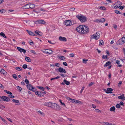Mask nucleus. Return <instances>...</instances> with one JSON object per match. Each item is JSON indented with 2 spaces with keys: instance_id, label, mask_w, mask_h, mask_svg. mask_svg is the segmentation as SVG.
I'll use <instances>...</instances> for the list:
<instances>
[{
  "instance_id": "obj_13",
  "label": "nucleus",
  "mask_w": 125,
  "mask_h": 125,
  "mask_svg": "<svg viewBox=\"0 0 125 125\" xmlns=\"http://www.w3.org/2000/svg\"><path fill=\"white\" fill-rule=\"evenodd\" d=\"M52 102H49V103H44L43 104V105L44 106H47L51 107V106L52 105Z\"/></svg>"
},
{
  "instance_id": "obj_41",
  "label": "nucleus",
  "mask_w": 125,
  "mask_h": 125,
  "mask_svg": "<svg viewBox=\"0 0 125 125\" xmlns=\"http://www.w3.org/2000/svg\"><path fill=\"white\" fill-rule=\"evenodd\" d=\"M15 69L18 71H21L22 70L21 68L20 67H16Z\"/></svg>"
},
{
  "instance_id": "obj_7",
  "label": "nucleus",
  "mask_w": 125,
  "mask_h": 125,
  "mask_svg": "<svg viewBox=\"0 0 125 125\" xmlns=\"http://www.w3.org/2000/svg\"><path fill=\"white\" fill-rule=\"evenodd\" d=\"M1 100L3 101H6V102H8L10 100V99L9 97L4 96L1 97Z\"/></svg>"
},
{
  "instance_id": "obj_51",
  "label": "nucleus",
  "mask_w": 125,
  "mask_h": 125,
  "mask_svg": "<svg viewBox=\"0 0 125 125\" xmlns=\"http://www.w3.org/2000/svg\"><path fill=\"white\" fill-rule=\"evenodd\" d=\"M25 83L27 84H28L29 83V81L27 79H25Z\"/></svg>"
},
{
  "instance_id": "obj_26",
  "label": "nucleus",
  "mask_w": 125,
  "mask_h": 125,
  "mask_svg": "<svg viewBox=\"0 0 125 125\" xmlns=\"http://www.w3.org/2000/svg\"><path fill=\"white\" fill-rule=\"evenodd\" d=\"M111 64V62L110 61H108L106 62V64L104 65V67H106L110 65Z\"/></svg>"
},
{
  "instance_id": "obj_16",
  "label": "nucleus",
  "mask_w": 125,
  "mask_h": 125,
  "mask_svg": "<svg viewBox=\"0 0 125 125\" xmlns=\"http://www.w3.org/2000/svg\"><path fill=\"white\" fill-rule=\"evenodd\" d=\"M29 4H27L21 7L23 9H28L29 8Z\"/></svg>"
},
{
  "instance_id": "obj_33",
  "label": "nucleus",
  "mask_w": 125,
  "mask_h": 125,
  "mask_svg": "<svg viewBox=\"0 0 125 125\" xmlns=\"http://www.w3.org/2000/svg\"><path fill=\"white\" fill-rule=\"evenodd\" d=\"M63 82L65 84L67 85H69L70 84V82L69 81H67L65 79L64 80Z\"/></svg>"
},
{
  "instance_id": "obj_8",
  "label": "nucleus",
  "mask_w": 125,
  "mask_h": 125,
  "mask_svg": "<svg viewBox=\"0 0 125 125\" xmlns=\"http://www.w3.org/2000/svg\"><path fill=\"white\" fill-rule=\"evenodd\" d=\"M113 90V89L110 88H108L107 90H104L105 93L107 94L112 93L111 92Z\"/></svg>"
},
{
  "instance_id": "obj_10",
  "label": "nucleus",
  "mask_w": 125,
  "mask_h": 125,
  "mask_svg": "<svg viewBox=\"0 0 125 125\" xmlns=\"http://www.w3.org/2000/svg\"><path fill=\"white\" fill-rule=\"evenodd\" d=\"M18 50L19 51L21 52H23L24 54L26 52V50L23 49L22 48L20 47H17V48Z\"/></svg>"
},
{
  "instance_id": "obj_53",
  "label": "nucleus",
  "mask_w": 125,
  "mask_h": 125,
  "mask_svg": "<svg viewBox=\"0 0 125 125\" xmlns=\"http://www.w3.org/2000/svg\"><path fill=\"white\" fill-rule=\"evenodd\" d=\"M12 76L13 78L15 79H16L17 78V77L15 74H14L12 75Z\"/></svg>"
},
{
  "instance_id": "obj_18",
  "label": "nucleus",
  "mask_w": 125,
  "mask_h": 125,
  "mask_svg": "<svg viewBox=\"0 0 125 125\" xmlns=\"http://www.w3.org/2000/svg\"><path fill=\"white\" fill-rule=\"evenodd\" d=\"M12 101L13 102L15 103L16 105H19L20 104L19 103V101L18 100L13 99Z\"/></svg>"
},
{
  "instance_id": "obj_12",
  "label": "nucleus",
  "mask_w": 125,
  "mask_h": 125,
  "mask_svg": "<svg viewBox=\"0 0 125 125\" xmlns=\"http://www.w3.org/2000/svg\"><path fill=\"white\" fill-rule=\"evenodd\" d=\"M58 71L61 73H66L65 70L61 67L59 68L58 69Z\"/></svg>"
},
{
  "instance_id": "obj_45",
  "label": "nucleus",
  "mask_w": 125,
  "mask_h": 125,
  "mask_svg": "<svg viewBox=\"0 0 125 125\" xmlns=\"http://www.w3.org/2000/svg\"><path fill=\"white\" fill-rule=\"evenodd\" d=\"M116 107L117 108H119L120 107V105L119 104H117L116 105Z\"/></svg>"
},
{
  "instance_id": "obj_24",
  "label": "nucleus",
  "mask_w": 125,
  "mask_h": 125,
  "mask_svg": "<svg viewBox=\"0 0 125 125\" xmlns=\"http://www.w3.org/2000/svg\"><path fill=\"white\" fill-rule=\"evenodd\" d=\"M47 52L46 54H52L53 52V51L52 50L48 49H47Z\"/></svg>"
},
{
  "instance_id": "obj_14",
  "label": "nucleus",
  "mask_w": 125,
  "mask_h": 125,
  "mask_svg": "<svg viewBox=\"0 0 125 125\" xmlns=\"http://www.w3.org/2000/svg\"><path fill=\"white\" fill-rule=\"evenodd\" d=\"M59 40L61 41L66 42L67 41L66 38L64 37H62V36H60L59 38Z\"/></svg>"
},
{
  "instance_id": "obj_46",
  "label": "nucleus",
  "mask_w": 125,
  "mask_h": 125,
  "mask_svg": "<svg viewBox=\"0 0 125 125\" xmlns=\"http://www.w3.org/2000/svg\"><path fill=\"white\" fill-rule=\"evenodd\" d=\"M17 88L20 92L22 90V88L19 86H18L17 87Z\"/></svg>"
},
{
  "instance_id": "obj_37",
  "label": "nucleus",
  "mask_w": 125,
  "mask_h": 125,
  "mask_svg": "<svg viewBox=\"0 0 125 125\" xmlns=\"http://www.w3.org/2000/svg\"><path fill=\"white\" fill-rule=\"evenodd\" d=\"M30 52L31 53L33 54L34 55H37V54L36 52H35V51L34 50H31L30 51Z\"/></svg>"
},
{
  "instance_id": "obj_64",
  "label": "nucleus",
  "mask_w": 125,
  "mask_h": 125,
  "mask_svg": "<svg viewBox=\"0 0 125 125\" xmlns=\"http://www.w3.org/2000/svg\"><path fill=\"white\" fill-rule=\"evenodd\" d=\"M124 103L122 101L120 102L119 103V104H120V105H124Z\"/></svg>"
},
{
  "instance_id": "obj_47",
  "label": "nucleus",
  "mask_w": 125,
  "mask_h": 125,
  "mask_svg": "<svg viewBox=\"0 0 125 125\" xmlns=\"http://www.w3.org/2000/svg\"><path fill=\"white\" fill-rule=\"evenodd\" d=\"M5 10L4 9H2L0 10V12H1L2 13H5Z\"/></svg>"
},
{
  "instance_id": "obj_39",
  "label": "nucleus",
  "mask_w": 125,
  "mask_h": 125,
  "mask_svg": "<svg viewBox=\"0 0 125 125\" xmlns=\"http://www.w3.org/2000/svg\"><path fill=\"white\" fill-rule=\"evenodd\" d=\"M4 91L7 94H9L11 95L12 94V93L6 90H4Z\"/></svg>"
},
{
  "instance_id": "obj_32",
  "label": "nucleus",
  "mask_w": 125,
  "mask_h": 125,
  "mask_svg": "<svg viewBox=\"0 0 125 125\" xmlns=\"http://www.w3.org/2000/svg\"><path fill=\"white\" fill-rule=\"evenodd\" d=\"M104 44V42L102 40H100L99 42V45L100 46Z\"/></svg>"
},
{
  "instance_id": "obj_52",
  "label": "nucleus",
  "mask_w": 125,
  "mask_h": 125,
  "mask_svg": "<svg viewBox=\"0 0 125 125\" xmlns=\"http://www.w3.org/2000/svg\"><path fill=\"white\" fill-rule=\"evenodd\" d=\"M107 55H106L105 56L104 55H103V56L102 58L103 59H104L105 58L107 59Z\"/></svg>"
},
{
  "instance_id": "obj_50",
  "label": "nucleus",
  "mask_w": 125,
  "mask_h": 125,
  "mask_svg": "<svg viewBox=\"0 0 125 125\" xmlns=\"http://www.w3.org/2000/svg\"><path fill=\"white\" fill-rule=\"evenodd\" d=\"M115 13H116L117 14H119L120 13V12L118 10H115Z\"/></svg>"
},
{
  "instance_id": "obj_36",
  "label": "nucleus",
  "mask_w": 125,
  "mask_h": 125,
  "mask_svg": "<svg viewBox=\"0 0 125 125\" xmlns=\"http://www.w3.org/2000/svg\"><path fill=\"white\" fill-rule=\"evenodd\" d=\"M105 21V19L104 18H102L99 20V21L103 22Z\"/></svg>"
},
{
  "instance_id": "obj_2",
  "label": "nucleus",
  "mask_w": 125,
  "mask_h": 125,
  "mask_svg": "<svg viewBox=\"0 0 125 125\" xmlns=\"http://www.w3.org/2000/svg\"><path fill=\"white\" fill-rule=\"evenodd\" d=\"M76 17L82 22H84L86 21L87 20V18L85 16L80 14L77 15Z\"/></svg>"
},
{
  "instance_id": "obj_11",
  "label": "nucleus",
  "mask_w": 125,
  "mask_h": 125,
  "mask_svg": "<svg viewBox=\"0 0 125 125\" xmlns=\"http://www.w3.org/2000/svg\"><path fill=\"white\" fill-rule=\"evenodd\" d=\"M121 96H119L118 97V99H121L122 101H124L125 100V97L124 96V95L122 94V95L120 94Z\"/></svg>"
},
{
  "instance_id": "obj_38",
  "label": "nucleus",
  "mask_w": 125,
  "mask_h": 125,
  "mask_svg": "<svg viewBox=\"0 0 125 125\" xmlns=\"http://www.w3.org/2000/svg\"><path fill=\"white\" fill-rule=\"evenodd\" d=\"M37 87L39 89L42 90H44L45 89V88L44 87L42 86H37Z\"/></svg>"
},
{
  "instance_id": "obj_3",
  "label": "nucleus",
  "mask_w": 125,
  "mask_h": 125,
  "mask_svg": "<svg viewBox=\"0 0 125 125\" xmlns=\"http://www.w3.org/2000/svg\"><path fill=\"white\" fill-rule=\"evenodd\" d=\"M51 108L57 110H60L61 109V107L55 103H52Z\"/></svg>"
},
{
  "instance_id": "obj_5",
  "label": "nucleus",
  "mask_w": 125,
  "mask_h": 125,
  "mask_svg": "<svg viewBox=\"0 0 125 125\" xmlns=\"http://www.w3.org/2000/svg\"><path fill=\"white\" fill-rule=\"evenodd\" d=\"M100 37V34L98 32H96V33L94 34L91 37V39H95L97 40Z\"/></svg>"
},
{
  "instance_id": "obj_59",
  "label": "nucleus",
  "mask_w": 125,
  "mask_h": 125,
  "mask_svg": "<svg viewBox=\"0 0 125 125\" xmlns=\"http://www.w3.org/2000/svg\"><path fill=\"white\" fill-rule=\"evenodd\" d=\"M122 82L121 81H120L118 84V86H120L121 85V84H122Z\"/></svg>"
},
{
  "instance_id": "obj_58",
  "label": "nucleus",
  "mask_w": 125,
  "mask_h": 125,
  "mask_svg": "<svg viewBox=\"0 0 125 125\" xmlns=\"http://www.w3.org/2000/svg\"><path fill=\"white\" fill-rule=\"evenodd\" d=\"M75 99H72L71 100V102H72L73 103H74L75 101Z\"/></svg>"
},
{
  "instance_id": "obj_49",
  "label": "nucleus",
  "mask_w": 125,
  "mask_h": 125,
  "mask_svg": "<svg viewBox=\"0 0 125 125\" xmlns=\"http://www.w3.org/2000/svg\"><path fill=\"white\" fill-rule=\"evenodd\" d=\"M42 51L45 53L46 54V53L47 52V49H42Z\"/></svg>"
},
{
  "instance_id": "obj_19",
  "label": "nucleus",
  "mask_w": 125,
  "mask_h": 125,
  "mask_svg": "<svg viewBox=\"0 0 125 125\" xmlns=\"http://www.w3.org/2000/svg\"><path fill=\"white\" fill-rule=\"evenodd\" d=\"M0 72L1 73L3 74L4 75H5L6 74L7 72L6 71L3 69L1 70Z\"/></svg>"
},
{
  "instance_id": "obj_30",
  "label": "nucleus",
  "mask_w": 125,
  "mask_h": 125,
  "mask_svg": "<svg viewBox=\"0 0 125 125\" xmlns=\"http://www.w3.org/2000/svg\"><path fill=\"white\" fill-rule=\"evenodd\" d=\"M25 60L27 62H31V60L30 59V58L28 57H26L25 58Z\"/></svg>"
},
{
  "instance_id": "obj_15",
  "label": "nucleus",
  "mask_w": 125,
  "mask_h": 125,
  "mask_svg": "<svg viewBox=\"0 0 125 125\" xmlns=\"http://www.w3.org/2000/svg\"><path fill=\"white\" fill-rule=\"evenodd\" d=\"M122 3L120 1H117L115 3V4L117 8H118L122 5Z\"/></svg>"
},
{
  "instance_id": "obj_25",
  "label": "nucleus",
  "mask_w": 125,
  "mask_h": 125,
  "mask_svg": "<svg viewBox=\"0 0 125 125\" xmlns=\"http://www.w3.org/2000/svg\"><path fill=\"white\" fill-rule=\"evenodd\" d=\"M115 108L114 106H113L111 107L110 109V111L111 112H115Z\"/></svg>"
},
{
  "instance_id": "obj_20",
  "label": "nucleus",
  "mask_w": 125,
  "mask_h": 125,
  "mask_svg": "<svg viewBox=\"0 0 125 125\" xmlns=\"http://www.w3.org/2000/svg\"><path fill=\"white\" fill-rule=\"evenodd\" d=\"M27 32L29 33V34L32 36H35V34L31 31H29L28 30H26Z\"/></svg>"
},
{
  "instance_id": "obj_9",
  "label": "nucleus",
  "mask_w": 125,
  "mask_h": 125,
  "mask_svg": "<svg viewBox=\"0 0 125 125\" xmlns=\"http://www.w3.org/2000/svg\"><path fill=\"white\" fill-rule=\"evenodd\" d=\"M64 24L67 26H70L71 25L72 22L70 20H67L65 21Z\"/></svg>"
},
{
  "instance_id": "obj_35",
  "label": "nucleus",
  "mask_w": 125,
  "mask_h": 125,
  "mask_svg": "<svg viewBox=\"0 0 125 125\" xmlns=\"http://www.w3.org/2000/svg\"><path fill=\"white\" fill-rule=\"evenodd\" d=\"M111 7L113 8H115V9H116L117 8L116 6V4H115V3L114 4H113L111 5Z\"/></svg>"
},
{
  "instance_id": "obj_28",
  "label": "nucleus",
  "mask_w": 125,
  "mask_h": 125,
  "mask_svg": "<svg viewBox=\"0 0 125 125\" xmlns=\"http://www.w3.org/2000/svg\"><path fill=\"white\" fill-rule=\"evenodd\" d=\"M98 8L100 10H106L105 8L103 6H99L98 7Z\"/></svg>"
},
{
  "instance_id": "obj_29",
  "label": "nucleus",
  "mask_w": 125,
  "mask_h": 125,
  "mask_svg": "<svg viewBox=\"0 0 125 125\" xmlns=\"http://www.w3.org/2000/svg\"><path fill=\"white\" fill-rule=\"evenodd\" d=\"M93 101L95 102L97 104H101L102 103V102L101 101H99L97 100L96 99H94Z\"/></svg>"
},
{
  "instance_id": "obj_62",
  "label": "nucleus",
  "mask_w": 125,
  "mask_h": 125,
  "mask_svg": "<svg viewBox=\"0 0 125 125\" xmlns=\"http://www.w3.org/2000/svg\"><path fill=\"white\" fill-rule=\"evenodd\" d=\"M94 110L96 112H99L100 111V110L98 109H95Z\"/></svg>"
},
{
  "instance_id": "obj_1",
  "label": "nucleus",
  "mask_w": 125,
  "mask_h": 125,
  "mask_svg": "<svg viewBox=\"0 0 125 125\" xmlns=\"http://www.w3.org/2000/svg\"><path fill=\"white\" fill-rule=\"evenodd\" d=\"M77 31L79 33L86 34L88 33V28L84 25H80L78 26L76 28Z\"/></svg>"
},
{
  "instance_id": "obj_34",
  "label": "nucleus",
  "mask_w": 125,
  "mask_h": 125,
  "mask_svg": "<svg viewBox=\"0 0 125 125\" xmlns=\"http://www.w3.org/2000/svg\"><path fill=\"white\" fill-rule=\"evenodd\" d=\"M38 113L39 114L41 115H42L43 116H44V113L42 112L41 111H38Z\"/></svg>"
},
{
  "instance_id": "obj_27",
  "label": "nucleus",
  "mask_w": 125,
  "mask_h": 125,
  "mask_svg": "<svg viewBox=\"0 0 125 125\" xmlns=\"http://www.w3.org/2000/svg\"><path fill=\"white\" fill-rule=\"evenodd\" d=\"M35 94L39 96H41L42 95V93L40 92L37 91L35 92Z\"/></svg>"
},
{
  "instance_id": "obj_60",
  "label": "nucleus",
  "mask_w": 125,
  "mask_h": 125,
  "mask_svg": "<svg viewBox=\"0 0 125 125\" xmlns=\"http://www.w3.org/2000/svg\"><path fill=\"white\" fill-rule=\"evenodd\" d=\"M116 63L117 64H119L120 63V61L119 60H117L116 61Z\"/></svg>"
},
{
  "instance_id": "obj_48",
  "label": "nucleus",
  "mask_w": 125,
  "mask_h": 125,
  "mask_svg": "<svg viewBox=\"0 0 125 125\" xmlns=\"http://www.w3.org/2000/svg\"><path fill=\"white\" fill-rule=\"evenodd\" d=\"M22 67L24 69H26L27 68V66L26 64H24L22 66Z\"/></svg>"
},
{
  "instance_id": "obj_22",
  "label": "nucleus",
  "mask_w": 125,
  "mask_h": 125,
  "mask_svg": "<svg viewBox=\"0 0 125 125\" xmlns=\"http://www.w3.org/2000/svg\"><path fill=\"white\" fill-rule=\"evenodd\" d=\"M35 32L36 34L40 36H41L42 35V33L40 31H35Z\"/></svg>"
},
{
  "instance_id": "obj_17",
  "label": "nucleus",
  "mask_w": 125,
  "mask_h": 125,
  "mask_svg": "<svg viewBox=\"0 0 125 125\" xmlns=\"http://www.w3.org/2000/svg\"><path fill=\"white\" fill-rule=\"evenodd\" d=\"M101 124L103 125H112V123L108 122H102Z\"/></svg>"
},
{
  "instance_id": "obj_44",
  "label": "nucleus",
  "mask_w": 125,
  "mask_h": 125,
  "mask_svg": "<svg viewBox=\"0 0 125 125\" xmlns=\"http://www.w3.org/2000/svg\"><path fill=\"white\" fill-rule=\"evenodd\" d=\"M88 61V60H86L85 59H83V62L84 63H86V62Z\"/></svg>"
},
{
  "instance_id": "obj_63",
  "label": "nucleus",
  "mask_w": 125,
  "mask_h": 125,
  "mask_svg": "<svg viewBox=\"0 0 125 125\" xmlns=\"http://www.w3.org/2000/svg\"><path fill=\"white\" fill-rule=\"evenodd\" d=\"M74 54L73 53H71L70 54V56L71 57H73L74 56Z\"/></svg>"
},
{
  "instance_id": "obj_57",
  "label": "nucleus",
  "mask_w": 125,
  "mask_h": 125,
  "mask_svg": "<svg viewBox=\"0 0 125 125\" xmlns=\"http://www.w3.org/2000/svg\"><path fill=\"white\" fill-rule=\"evenodd\" d=\"M114 28L115 29H117V26L115 24H114L113 25Z\"/></svg>"
},
{
  "instance_id": "obj_54",
  "label": "nucleus",
  "mask_w": 125,
  "mask_h": 125,
  "mask_svg": "<svg viewBox=\"0 0 125 125\" xmlns=\"http://www.w3.org/2000/svg\"><path fill=\"white\" fill-rule=\"evenodd\" d=\"M124 7H125V6H121V5L119 8L120 9H121V10H123L124 8Z\"/></svg>"
},
{
  "instance_id": "obj_40",
  "label": "nucleus",
  "mask_w": 125,
  "mask_h": 125,
  "mask_svg": "<svg viewBox=\"0 0 125 125\" xmlns=\"http://www.w3.org/2000/svg\"><path fill=\"white\" fill-rule=\"evenodd\" d=\"M59 59L61 60H64L65 59V57L63 56H61L59 57Z\"/></svg>"
},
{
  "instance_id": "obj_23",
  "label": "nucleus",
  "mask_w": 125,
  "mask_h": 125,
  "mask_svg": "<svg viewBox=\"0 0 125 125\" xmlns=\"http://www.w3.org/2000/svg\"><path fill=\"white\" fill-rule=\"evenodd\" d=\"M27 87L28 89H29L30 90H31L32 89L33 87L31 85V84H29L27 85Z\"/></svg>"
},
{
  "instance_id": "obj_4",
  "label": "nucleus",
  "mask_w": 125,
  "mask_h": 125,
  "mask_svg": "<svg viewBox=\"0 0 125 125\" xmlns=\"http://www.w3.org/2000/svg\"><path fill=\"white\" fill-rule=\"evenodd\" d=\"M125 42V35L119 39L117 42L116 44L117 45H121L123 44Z\"/></svg>"
},
{
  "instance_id": "obj_31",
  "label": "nucleus",
  "mask_w": 125,
  "mask_h": 125,
  "mask_svg": "<svg viewBox=\"0 0 125 125\" xmlns=\"http://www.w3.org/2000/svg\"><path fill=\"white\" fill-rule=\"evenodd\" d=\"M0 35L4 38H7V37L5 35V34L3 32H1V33H0Z\"/></svg>"
},
{
  "instance_id": "obj_42",
  "label": "nucleus",
  "mask_w": 125,
  "mask_h": 125,
  "mask_svg": "<svg viewBox=\"0 0 125 125\" xmlns=\"http://www.w3.org/2000/svg\"><path fill=\"white\" fill-rule=\"evenodd\" d=\"M59 102L62 105L64 106V107H65V104L64 103H63L62 102V100H59Z\"/></svg>"
},
{
  "instance_id": "obj_43",
  "label": "nucleus",
  "mask_w": 125,
  "mask_h": 125,
  "mask_svg": "<svg viewBox=\"0 0 125 125\" xmlns=\"http://www.w3.org/2000/svg\"><path fill=\"white\" fill-rule=\"evenodd\" d=\"M60 78V77L59 76H58L56 77L53 78H51V80H52L54 79H57Z\"/></svg>"
},
{
  "instance_id": "obj_56",
  "label": "nucleus",
  "mask_w": 125,
  "mask_h": 125,
  "mask_svg": "<svg viewBox=\"0 0 125 125\" xmlns=\"http://www.w3.org/2000/svg\"><path fill=\"white\" fill-rule=\"evenodd\" d=\"M8 97L11 98H13L14 97L13 95H8Z\"/></svg>"
},
{
  "instance_id": "obj_6",
  "label": "nucleus",
  "mask_w": 125,
  "mask_h": 125,
  "mask_svg": "<svg viewBox=\"0 0 125 125\" xmlns=\"http://www.w3.org/2000/svg\"><path fill=\"white\" fill-rule=\"evenodd\" d=\"M34 23L36 24H44L45 23V22L44 20H38L34 22Z\"/></svg>"
},
{
  "instance_id": "obj_55",
  "label": "nucleus",
  "mask_w": 125,
  "mask_h": 125,
  "mask_svg": "<svg viewBox=\"0 0 125 125\" xmlns=\"http://www.w3.org/2000/svg\"><path fill=\"white\" fill-rule=\"evenodd\" d=\"M75 103H81V102L79 100H75Z\"/></svg>"
},
{
  "instance_id": "obj_21",
  "label": "nucleus",
  "mask_w": 125,
  "mask_h": 125,
  "mask_svg": "<svg viewBox=\"0 0 125 125\" xmlns=\"http://www.w3.org/2000/svg\"><path fill=\"white\" fill-rule=\"evenodd\" d=\"M29 8L31 9H33L35 7V5L33 4H29Z\"/></svg>"
},
{
  "instance_id": "obj_61",
  "label": "nucleus",
  "mask_w": 125,
  "mask_h": 125,
  "mask_svg": "<svg viewBox=\"0 0 125 125\" xmlns=\"http://www.w3.org/2000/svg\"><path fill=\"white\" fill-rule=\"evenodd\" d=\"M63 65L65 66H67V63L65 62H63Z\"/></svg>"
}]
</instances>
